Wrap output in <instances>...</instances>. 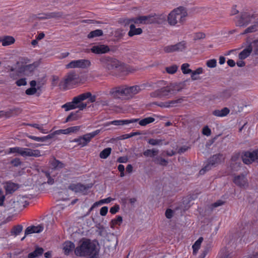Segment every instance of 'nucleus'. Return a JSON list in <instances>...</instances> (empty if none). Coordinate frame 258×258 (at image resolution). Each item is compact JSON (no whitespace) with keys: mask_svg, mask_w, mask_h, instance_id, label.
Wrapping results in <instances>:
<instances>
[{"mask_svg":"<svg viewBox=\"0 0 258 258\" xmlns=\"http://www.w3.org/2000/svg\"><path fill=\"white\" fill-rule=\"evenodd\" d=\"M122 221V218L120 216H117L116 218L112 220L111 222L114 224L120 225Z\"/></svg>","mask_w":258,"mask_h":258,"instance_id":"obj_57","label":"nucleus"},{"mask_svg":"<svg viewBox=\"0 0 258 258\" xmlns=\"http://www.w3.org/2000/svg\"><path fill=\"white\" fill-rule=\"evenodd\" d=\"M18 187L19 186L17 184L11 182H7L5 185L6 191L8 194H11L14 192Z\"/></svg>","mask_w":258,"mask_h":258,"instance_id":"obj_25","label":"nucleus"},{"mask_svg":"<svg viewBox=\"0 0 258 258\" xmlns=\"http://www.w3.org/2000/svg\"><path fill=\"white\" fill-rule=\"evenodd\" d=\"M162 142V140L160 139H150L148 140V143L152 146H156L161 145Z\"/></svg>","mask_w":258,"mask_h":258,"instance_id":"obj_46","label":"nucleus"},{"mask_svg":"<svg viewBox=\"0 0 258 258\" xmlns=\"http://www.w3.org/2000/svg\"><path fill=\"white\" fill-rule=\"evenodd\" d=\"M146 85H135L131 87L119 86L112 88L110 94L114 98L121 100L130 99L145 89Z\"/></svg>","mask_w":258,"mask_h":258,"instance_id":"obj_1","label":"nucleus"},{"mask_svg":"<svg viewBox=\"0 0 258 258\" xmlns=\"http://www.w3.org/2000/svg\"><path fill=\"white\" fill-rule=\"evenodd\" d=\"M15 39L11 36H3L0 37V42L4 46H9L15 42Z\"/></svg>","mask_w":258,"mask_h":258,"instance_id":"obj_22","label":"nucleus"},{"mask_svg":"<svg viewBox=\"0 0 258 258\" xmlns=\"http://www.w3.org/2000/svg\"><path fill=\"white\" fill-rule=\"evenodd\" d=\"M82 99L79 95L75 97L72 102H68L62 106V108H64L66 111H69L76 108H79L80 110H83L87 107V104L81 102Z\"/></svg>","mask_w":258,"mask_h":258,"instance_id":"obj_8","label":"nucleus"},{"mask_svg":"<svg viewBox=\"0 0 258 258\" xmlns=\"http://www.w3.org/2000/svg\"><path fill=\"white\" fill-rule=\"evenodd\" d=\"M130 30L128 33V35L130 37H132L136 35H140L143 32L141 28H136L134 24H131L130 26Z\"/></svg>","mask_w":258,"mask_h":258,"instance_id":"obj_30","label":"nucleus"},{"mask_svg":"<svg viewBox=\"0 0 258 258\" xmlns=\"http://www.w3.org/2000/svg\"><path fill=\"white\" fill-rule=\"evenodd\" d=\"M110 50L107 45L104 44H99L93 46L91 48V51L95 54H100L108 52Z\"/></svg>","mask_w":258,"mask_h":258,"instance_id":"obj_17","label":"nucleus"},{"mask_svg":"<svg viewBox=\"0 0 258 258\" xmlns=\"http://www.w3.org/2000/svg\"><path fill=\"white\" fill-rule=\"evenodd\" d=\"M230 110L227 107H224L222 109H216L213 111V114L218 117H224L228 114Z\"/></svg>","mask_w":258,"mask_h":258,"instance_id":"obj_26","label":"nucleus"},{"mask_svg":"<svg viewBox=\"0 0 258 258\" xmlns=\"http://www.w3.org/2000/svg\"><path fill=\"white\" fill-rule=\"evenodd\" d=\"M155 121V118L152 117H147L141 120H139V124L141 126H146Z\"/></svg>","mask_w":258,"mask_h":258,"instance_id":"obj_33","label":"nucleus"},{"mask_svg":"<svg viewBox=\"0 0 258 258\" xmlns=\"http://www.w3.org/2000/svg\"><path fill=\"white\" fill-rule=\"evenodd\" d=\"M27 84L25 79H20L17 81L16 84L18 86H25Z\"/></svg>","mask_w":258,"mask_h":258,"instance_id":"obj_62","label":"nucleus"},{"mask_svg":"<svg viewBox=\"0 0 258 258\" xmlns=\"http://www.w3.org/2000/svg\"><path fill=\"white\" fill-rule=\"evenodd\" d=\"M77 112L71 113L66 118L65 122H67L71 121L76 120L78 118Z\"/></svg>","mask_w":258,"mask_h":258,"instance_id":"obj_47","label":"nucleus"},{"mask_svg":"<svg viewBox=\"0 0 258 258\" xmlns=\"http://www.w3.org/2000/svg\"><path fill=\"white\" fill-rule=\"evenodd\" d=\"M252 50V46L251 43L244 49L239 54V58L240 59H243L248 57Z\"/></svg>","mask_w":258,"mask_h":258,"instance_id":"obj_24","label":"nucleus"},{"mask_svg":"<svg viewBox=\"0 0 258 258\" xmlns=\"http://www.w3.org/2000/svg\"><path fill=\"white\" fill-rule=\"evenodd\" d=\"M258 29V20H256V21L254 22V24L246 28L243 33H242V34L249 33H252L253 32L256 31Z\"/></svg>","mask_w":258,"mask_h":258,"instance_id":"obj_35","label":"nucleus"},{"mask_svg":"<svg viewBox=\"0 0 258 258\" xmlns=\"http://www.w3.org/2000/svg\"><path fill=\"white\" fill-rule=\"evenodd\" d=\"M79 97L80 98H81L82 99L81 100V102L87 99H89V101L91 103L96 101V96L92 95L89 92L80 94Z\"/></svg>","mask_w":258,"mask_h":258,"instance_id":"obj_27","label":"nucleus"},{"mask_svg":"<svg viewBox=\"0 0 258 258\" xmlns=\"http://www.w3.org/2000/svg\"><path fill=\"white\" fill-rule=\"evenodd\" d=\"M79 76L75 72H70L64 77L59 83V86L63 89L67 90L73 88L78 83Z\"/></svg>","mask_w":258,"mask_h":258,"instance_id":"obj_6","label":"nucleus"},{"mask_svg":"<svg viewBox=\"0 0 258 258\" xmlns=\"http://www.w3.org/2000/svg\"><path fill=\"white\" fill-rule=\"evenodd\" d=\"M39 65V62H34L32 64H29L24 66L23 68L24 74L26 75H29L33 72Z\"/></svg>","mask_w":258,"mask_h":258,"instance_id":"obj_23","label":"nucleus"},{"mask_svg":"<svg viewBox=\"0 0 258 258\" xmlns=\"http://www.w3.org/2000/svg\"><path fill=\"white\" fill-rule=\"evenodd\" d=\"M37 90L35 88H30L26 90V94L28 95H32L35 94Z\"/></svg>","mask_w":258,"mask_h":258,"instance_id":"obj_59","label":"nucleus"},{"mask_svg":"<svg viewBox=\"0 0 258 258\" xmlns=\"http://www.w3.org/2000/svg\"><path fill=\"white\" fill-rule=\"evenodd\" d=\"M206 64L210 68H214L216 66L217 60L215 59L208 60L206 62Z\"/></svg>","mask_w":258,"mask_h":258,"instance_id":"obj_51","label":"nucleus"},{"mask_svg":"<svg viewBox=\"0 0 258 258\" xmlns=\"http://www.w3.org/2000/svg\"><path fill=\"white\" fill-rule=\"evenodd\" d=\"M80 128V126H74L68 127L67 128L68 134L73 133H76L79 131Z\"/></svg>","mask_w":258,"mask_h":258,"instance_id":"obj_52","label":"nucleus"},{"mask_svg":"<svg viewBox=\"0 0 258 258\" xmlns=\"http://www.w3.org/2000/svg\"><path fill=\"white\" fill-rule=\"evenodd\" d=\"M113 200H114L113 199L111 198V197H108L107 198L104 199L100 200L99 202V203L100 204H108Z\"/></svg>","mask_w":258,"mask_h":258,"instance_id":"obj_60","label":"nucleus"},{"mask_svg":"<svg viewBox=\"0 0 258 258\" xmlns=\"http://www.w3.org/2000/svg\"><path fill=\"white\" fill-rule=\"evenodd\" d=\"M103 34V32L101 30L97 29L94 31H92L89 33L88 35V37L89 38H92L95 37H98L102 36Z\"/></svg>","mask_w":258,"mask_h":258,"instance_id":"obj_39","label":"nucleus"},{"mask_svg":"<svg viewBox=\"0 0 258 258\" xmlns=\"http://www.w3.org/2000/svg\"><path fill=\"white\" fill-rule=\"evenodd\" d=\"M28 202L27 198L24 196H19L14 199L9 201L5 205L7 210H12L14 212L20 211L23 210Z\"/></svg>","mask_w":258,"mask_h":258,"instance_id":"obj_5","label":"nucleus"},{"mask_svg":"<svg viewBox=\"0 0 258 258\" xmlns=\"http://www.w3.org/2000/svg\"><path fill=\"white\" fill-rule=\"evenodd\" d=\"M186 47V43L183 41L174 45L166 46L164 47V51L166 53L182 51Z\"/></svg>","mask_w":258,"mask_h":258,"instance_id":"obj_12","label":"nucleus"},{"mask_svg":"<svg viewBox=\"0 0 258 258\" xmlns=\"http://www.w3.org/2000/svg\"><path fill=\"white\" fill-rule=\"evenodd\" d=\"M44 229V227L42 224H39L36 226H28L25 231V235H28L33 233H39Z\"/></svg>","mask_w":258,"mask_h":258,"instance_id":"obj_19","label":"nucleus"},{"mask_svg":"<svg viewBox=\"0 0 258 258\" xmlns=\"http://www.w3.org/2000/svg\"><path fill=\"white\" fill-rule=\"evenodd\" d=\"M223 159L224 157L222 154H219L213 155L209 159L208 163L200 171V174H204L206 171L209 170L212 166L220 163Z\"/></svg>","mask_w":258,"mask_h":258,"instance_id":"obj_9","label":"nucleus"},{"mask_svg":"<svg viewBox=\"0 0 258 258\" xmlns=\"http://www.w3.org/2000/svg\"><path fill=\"white\" fill-rule=\"evenodd\" d=\"M22 148H23L20 147L10 148L7 150V153L8 154H17L21 156Z\"/></svg>","mask_w":258,"mask_h":258,"instance_id":"obj_34","label":"nucleus"},{"mask_svg":"<svg viewBox=\"0 0 258 258\" xmlns=\"http://www.w3.org/2000/svg\"><path fill=\"white\" fill-rule=\"evenodd\" d=\"M139 120V118H132L131 119H123V120H115L108 122L105 124L106 126L112 124L114 125H128L129 124L137 122Z\"/></svg>","mask_w":258,"mask_h":258,"instance_id":"obj_15","label":"nucleus"},{"mask_svg":"<svg viewBox=\"0 0 258 258\" xmlns=\"http://www.w3.org/2000/svg\"><path fill=\"white\" fill-rule=\"evenodd\" d=\"M31 126L37 128L39 131H40L43 134H47L48 133V131L46 130H45L43 127L42 125H40L38 124H30Z\"/></svg>","mask_w":258,"mask_h":258,"instance_id":"obj_49","label":"nucleus"},{"mask_svg":"<svg viewBox=\"0 0 258 258\" xmlns=\"http://www.w3.org/2000/svg\"><path fill=\"white\" fill-rule=\"evenodd\" d=\"M52 166L55 169L61 168L63 167V164L57 160H54L51 162Z\"/></svg>","mask_w":258,"mask_h":258,"instance_id":"obj_48","label":"nucleus"},{"mask_svg":"<svg viewBox=\"0 0 258 258\" xmlns=\"http://www.w3.org/2000/svg\"><path fill=\"white\" fill-rule=\"evenodd\" d=\"M96 104L98 106H104L108 105V102L107 100L102 99H99L96 102Z\"/></svg>","mask_w":258,"mask_h":258,"instance_id":"obj_55","label":"nucleus"},{"mask_svg":"<svg viewBox=\"0 0 258 258\" xmlns=\"http://www.w3.org/2000/svg\"><path fill=\"white\" fill-rule=\"evenodd\" d=\"M183 101V97L178 99L168 101L165 102H156L154 104L162 108H170L177 106V104H180Z\"/></svg>","mask_w":258,"mask_h":258,"instance_id":"obj_14","label":"nucleus"},{"mask_svg":"<svg viewBox=\"0 0 258 258\" xmlns=\"http://www.w3.org/2000/svg\"><path fill=\"white\" fill-rule=\"evenodd\" d=\"M73 142H76L81 147H84L87 145V144L84 141V139L82 136H81L78 138L75 139L73 141Z\"/></svg>","mask_w":258,"mask_h":258,"instance_id":"obj_44","label":"nucleus"},{"mask_svg":"<svg viewBox=\"0 0 258 258\" xmlns=\"http://www.w3.org/2000/svg\"><path fill=\"white\" fill-rule=\"evenodd\" d=\"M43 174L47 178V182L49 184H52L54 183V179L51 177L50 173L48 171H45Z\"/></svg>","mask_w":258,"mask_h":258,"instance_id":"obj_53","label":"nucleus"},{"mask_svg":"<svg viewBox=\"0 0 258 258\" xmlns=\"http://www.w3.org/2000/svg\"><path fill=\"white\" fill-rule=\"evenodd\" d=\"M243 162L249 164L254 161H258V149L252 152H246L242 156Z\"/></svg>","mask_w":258,"mask_h":258,"instance_id":"obj_13","label":"nucleus"},{"mask_svg":"<svg viewBox=\"0 0 258 258\" xmlns=\"http://www.w3.org/2000/svg\"><path fill=\"white\" fill-rule=\"evenodd\" d=\"M254 19L253 15L248 12H243L240 17H237L236 24L240 27L246 26Z\"/></svg>","mask_w":258,"mask_h":258,"instance_id":"obj_10","label":"nucleus"},{"mask_svg":"<svg viewBox=\"0 0 258 258\" xmlns=\"http://www.w3.org/2000/svg\"><path fill=\"white\" fill-rule=\"evenodd\" d=\"M108 212V208L107 207H103L100 210V214L101 216H105Z\"/></svg>","mask_w":258,"mask_h":258,"instance_id":"obj_64","label":"nucleus"},{"mask_svg":"<svg viewBox=\"0 0 258 258\" xmlns=\"http://www.w3.org/2000/svg\"><path fill=\"white\" fill-rule=\"evenodd\" d=\"M43 251H44V250L42 248L37 247L36 248L35 250L34 251L30 252L28 254V258H35L36 257L41 255L42 254Z\"/></svg>","mask_w":258,"mask_h":258,"instance_id":"obj_32","label":"nucleus"},{"mask_svg":"<svg viewBox=\"0 0 258 258\" xmlns=\"http://www.w3.org/2000/svg\"><path fill=\"white\" fill-rule=\"evenodd\" d=\"M177 70V67L176 65H173L166 68L167 72L170 74L175 73Z\"/></svg>","mask_w":258,"mask_h":258,"instance_id":"obj_50","label":"nucleus"},{"mask_svg":"<svg viewBox=\"0 0 258 258\" xmlns=\"http://www.w3.org/2000/svg\"><path fill=\"white\" fill-rule=\"evenodd\" d=\"M233 182L240 187H245L248 185L247 180L243 174L235 176L233 179Z\"/></svg>","mask_w":258,"mask_h":258,"instance_id":"obj_20","label":"nucleus"},{"mask_svg":"<svg viewBox=\"0 0 258 258\" xmlns=\"http://www.w3.org/2000/svg\"><path fill=\"white\" fill-rule=\"evenodd\" d=\"M158 16L156 15L148 16H143L138 18L127 19L126 23H130L131 22L136 24H148L154 23H158Z\"/></svg>","mask_w":258,"mask_h":258,"instance_id":"obj_7","label":"nucleus"},{"mask_svg":"<svg viewBox=\"0 0 258 258\" xmlns=\"http://www.w3.org/2000/svg\"><path fill=\"white\" fill-rule=\"evenodd\" d=\"M187 13L183 7L174 9L168 15V22L170 25L174 26L177 23H182L185 21Z\"/></svg>","mask_w":258,"mask_h":258,"instance_id":"obj_4","label":"nucleus"},{"mask_svg":"<svg viewBox=\"0 0 258 258\" xmlns=\"http://www.w3.org/2000/svg\"><path fill=\"white\" fill-rule=\"evenodd\" d=\"M22 157H34L41 156L40 151L39 150H33L30 148H23L21 153Z\"/></svg>","mask_w":258,"mask_h":258,"instance_id":"obj_16","label":"nucleus"},{"mask_svg":"<svg viewBox=\"0 0 258 258\" xmlns=\"http://www.w3.org/2000/svg\"><path fill=\"white\" fill-rule=\"evenodd\" d=\"M91 65V62L88 59H82L71 61L66 65L67 69L81 68L85 69Z\"/></svg>","mask_w":258,"mask_h":258,"instance_id":"obj_11","label":"nucleus"},{"mask_svg":"<svg viewBox=\"0 0 258 258\" xmlns=\"http://www.w3.org/2000/svg\"><path fill=\"white\" fill-rule=\"evenodd\" d=\"M182 89V88L180 84H173L152 92L151 93V96L152 97L170 98L180 91Z\"/></svg>","mask_w":258,"mask_h":258,"instance_id":"obj_3","label":"nucleus"},{"mask_svg":"<svg viewBox=\"0 0 258 258\" xmlns=\"http://www.w3.org/2000/svg\"><path fill=\"white\" fill-rule=\"evenodd\" d=\"M68 135L67 128L63 130H58L54 132L53 135Z\"/></svg>","mask_w":258,"mask_h":258,"instance_id":"obj_61","label":"nucleus"},{"mask_svg":"<svg viewBox=\"0 0 258 258\" xmlns=\"http://www.w3.org/2000/svg\"><path fill=\"white\" fill-rule=\"evenodd\" d=\"M159 151L157 149H148L145 151L143 154L146 157H153L157 155Z\"/></svg>","mask_w":258,"mask_h":258,"instance_id":"obj_36","label":"nucleus"},{"mask_svg":"<svg viewBox=\"0 0 258 258\" xmlns=\"http://www.w3.org/2000/svg\"><path fill=\"white\" fill-rule=\"evenodd\" d=\"M111 148H107L102 150L99 154V157L101 159H106L111 154Z\"/></svg>","mask_w":258,"mask_h":258,"instance_id":"obj_38","label":"nucleus"},{"mask_svg":"<svg viewBox=\"0 0 258 258\" xmlns=\"http://www.w3.org/2000/svg\"><path fill=\"white\" fill-rule=\"evenodd\" d=\"M252 46V49L255 54H258V40H254L251 43Z\"/></svg>","mask_w":258,"mask_h":258,"instance_id":"obj_54","label":"nucleus"},{"mask_svg":"<svg viewBox=\"0 0 258 258\" xmlns=\"http://www.w3.org/2000/svg\"><path fill=\"white\" fill-rule=\"evenodd\" d=\"M203 72V70L202 68H199L194 71H191V78L192 80L198 79L197 75L202 74Z\"/></svg>","mask_w":258,"mask_h":258,"instance_id":"obj_41","label":"nucleus"},{"mask_svg":"<svg viewBox=\"0 0 258 258\" xmlns=\"http://www.w3.org/2000/svg\"><path fill=\"white\" fill-rule=\"evenodd\" d=\"M64 252L66 254H68L70 252L75 250V244L73 242L71 241H66L63 244V247Z\"/></svg>","mask_w":258,"mask_h":258,"instance_id":"obj_29","label":"nucleus"},{"mask_svg":"<svg viewBox=\"0 0 258 258\" xmlns=\"http://www.w3.org/2000/svg\"><path fill=\"white\" fill-rule=\"evenodd\" d=\"M189 64L186 63L182 64L181 69L182 72L184 74H187L191 72V70L189 69Z\"/></svg>","mask_w":258,"mask_h":258,"instance_id":"obj_45","label":"nucleus"},{"mask_svg":"<svg viewBox=\"0 0 258 258\" xmlns=\"http://www.w3.org/2000/svg\"><path fill=\"white\" fill-rule=\"evenodd\" d=\"M69 189L76 193H81L83 194H85L87 190V188L81 183L71 184L69 185Z\"/></svg>","mask_w":258,"mask_h":258,"instance_id":"obj_18","label":"nucleus"},{"mask_svg":"<svg viewBox=\"0 0 258 258\" xmlns=\"http://www.w3.org/2000/svg\"><path fill=\"white\" fill-rule=\"evenodd\" d=\"M104 61V66L108 70H112L114 68H117L118 66V62L116 59H113L110 58H108L104 60H102V61Z\"/></svg>","mask_w":258,"mask_h":258,"instance_id":"obj_21","label":"nucleus"},{"mask_svg":"<svg viewBox=\"0 0 258 258\" xmlns=\"http://www.w3.org/2000/svg\"><path fill=\"white\" fill-rule=\"evenodd\" d=\"M97 252L95 242L86 238L81 239L75 249V254L81 257L90 256L94 258Z\"/></svg>","mask_w":258,"mask_h":258,"instance_id":"obj_2","label":"nucleus"},{"mask_svg":"<svg viewBox=\"0 0 258 258\" xmlns=\"http://www.w3.org/2000/svg\"><path fill=\"white\" fill-rule=\"evenodd\" d=\"M202 133L204 135L209 136L211 134V131L208 126H206L203 128Z\"/></svg>","mask_w":258,"mask_h":258,"instance_id":"obj_58","label":"nucleus"},{"mask_svg":"<svg viewBox=\"0 0 258 258\" xmlns=\"http://www.w3.org/2000/svg\"><path fill=\"white\" fill-rule=\"evenodd\" d=\"M58 17V14L56 13H41L37 15V18L40 20L48 19L52 18Z\"/></svg>","mask_w":258,"mask_h":258,"instance_id":"obj_31","label":"nucleus"},{"mask_svg":"<svg viewBox=\"0 0 258 258\" xmlns=\"http://www.w3.org/2000/svg\"><path fill=\"white\" fill-rule=\"evenodd\" d=\"M100 133V130H97L94 132H92L90 133L86 134L84 135H83L82 137H83L85 142L88 144L89 143L92 139H93L94 137H95L96 135L99 134Z\"/></svg>","mask_w":258,"mask_h":258,"instance_id":"obj_28","label":"nucleus"},{"mask_svg":"<svg viewBox=\"0 0 258 258\" xmlns=\"http://www.w3.org/2000/svg\"><path fill=\"white\" fill-rule=\"evenodd\" d=\"M15 110V108H13L7 111H0V117H9Z\"/></svg>","mask_w":258,"mask_h":258,"instance_id":"obj_43","label":"nucleus"},{"mask_svg":"<svg viewBox=\"0 0 258 258\" xmlns=\"http://www.w3.org/2000/svg\"><path fill=\"white\" fill-rule=\"evenodd\" d=\"M28 137L29 139H31L33 140L37 141V142H44L45 140H46L47 139L50 138V135H48V136H45V137H36V136L29 135V136H28Z\"/></svg>","mask_w":258,"mask_h":258,"instance_id":"obj_40","label":"nucleus"},{"mask_svg":"<svg viewBox=\"0 0 258 258\" xmlns=\"http://www.w3.org/2000/svg\"><path fill=\"white\" fill-rule=\"evenodd\" d=\"M203 240V237H200L192 245L193 253L196 254L200 249L201 243Z\"/></svg>","mask_w":258,"mask_h":258,"instance_id":"obj_37","label":"nucleus"},{"mask_svg":"<svg viewBox=\"0 0 258 258\" xmlns=\"http://www.w3.org/2000/svg\"><path fill=\"white\" fill-rule=\"evenodd\" d=\"M141 134L139 132H132L128 134H125L123 136V139H128L131 137H133L134 136H137V135H140Z\"/></svg>","mask_w":258,"mask_h":258,"instance_id":"obj_56","label":"nucleus"},{"mask_svg":"<svg viewBox=\"0 0 258 258\" xmlns=\"http://www.w3.org/2000/svg\"><path fill=\"white\" fill-rule=\"evenodd\" d=\"M119 205H116L114 206H113L112 207H111L110 209V212L112 214H115L117 212H118V211L119 210Z\"/></svg>","mask_w":258,"mask_h":258,"instance_id":"obj_63","label":"nucleus"},{"mask_svg":"<svg viewBox=\"0 0 258 258\" xmlns=\"http://www.w3.org/2000/svg\"><path fill=\"white\" fill-rule=\"evenodd\" d=\"M22 230L23 226L21 225H18L13 227L11 230V233L12 235L17 236L22 232Z\"/></svg>","mask_w":258,"mask_h":258,"instance_id":"obj_42","label":"nucleus"}]
</instances>
